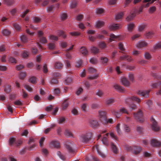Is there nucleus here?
<instances>
[{
	"label": "nucleus",
	"mask_w": 161,
	"mask_h": 161,
	"mask_svg": "<svg viewBox=\"0 0 161 161\" xmlns=\"http://www.w3.org/2000/svg\"><path fill=\"white\" fill-rule=\"evenodd\" d=\"M65 118L64 117H60L59 119L58 123L59 124H61L64 123L65 122Z\"/></svg>",
	"instance_id": "64"
},
{
	"label": "nucleus",
	"mask_w": 161,
	"mask_h": 161,
	"mask_svg": "<svg viewBox=\"0 0 161 161\" xmlns=\"http://www.w3.org/2000/svg\"><path fill=\"white\" fill-rule=\"evenodd\" d=\"M151 0H144L143 3H144L142 6L143 7L147 8L149 6V5L152 3H151Z\"/></svg>",
	"instance_id": "21"
},
{
	"label": "nucleus",
	"mask_w": 161,
	"mask_h": 161,
	"mask_svg": "<svg viewBox=\"0 0 161 161\" xmlns=\"http://www.w3.org/2000/svg\"><path fill=\"white\" fill-rule=\"evenodd\" d=\"M156 10V8L154 6L151 7L149 9V13H152L154 12Z\"/></svg>",
	"instance_id": "63"
},
{
	"label": "nucleus",
	"mask_w": 161,
	"mask_h": 161,
	"mask_svg": "<svg viewBox=\"0 0 161 161\" xmlns=\"http://www.w3.org/2000/svg\"><path fill=\"white\" fill-rule=\"evenodd\" d=\"M118 47L119 49L121 51V52L123 53L125 51V49L123 47V45L121 43H119L118 44Z\"/></svg>",
	"instance_id": "48"
},
{
	"label": "nucleus",
	"mask_w": 161,
	"mask_h": 161,
	"mask_svg": "<svg viewBox=\"0 0 161 161\" xmlns=\"http://www.w3.org/2000/svg\"><path fill=\"white\" fill-rule=\"evenodd\" d=\"M55 47V45L54 43H50L48 44V48L50 50L54 49Z\"/></svg>",
	"instance_id": "47"
},
{
	"label": "nucleus",
	"mask_w": 161,
	"mask_h": 161,
	"mask_svg": "<svg viewBox=\"0 0 161 161\" xmlns=\"http://www.w3.org/2000/svg\"><path fill=\"white\" fill-rule=\"evenodd\" d=\"M80 51L81 53L84 55H86L88 53V51L84 47H81L80 48Z\"/></svg>",
	"instance_id": "32"
},
{
	"label": "nucleus",
	"mask_w": 161,
	"mask_h": 161,
	"mask_svg": "<svg viewBox=\"0 0 161 161\" xmlns=\"http://www.w3.org/2000/svg\"><path fill=\"white\" fill-rule=\"evenodd\" d=\"M114 87L116 90L119 92L123 93H125V89L119 85L117 84H115L114 86Z\"/></svg>",
	"instance_id": "14"
},
{
	"label": "nucleus",
	"mask_w": 161,
	"mask_h": 161,
	"mask_svg": "<svg viewBox=\"0 0 161 161\" xmlns=\"http://www.w3.org/2000/svg\"><path fill=\"white\" fill-rule=\"evenodd\" d=\"M114 101L113 98H107L106 99L105 103L108 106L111 105L112 103H114Z\"/></svg>",
	"instance_id": "20"
},
{
	"label": "nucleus",
	"mask_w": 161,
	"mask_h": 161,
	"mask_svg": "<svg viewBox=\"0 0 161 161\" xmlns=\"http://www.w3.org/2000/svg\"><path fill=\"white\" fill-rule=\"evenodd\" d=\"M153 34L154 33L153 31L148 32L146 34V36L147 38H150L152 37Z\"/></svg>",
	"instance_id": "53"
},
{
	"label": "nucleus",
	"mask_w": 161,
	"mask_h": 161,
	"mask_svg": "<svg viewBox=\"0 0 161 161\" xmlns=\"http://www.w3.org/2000/svg\"><path fill=\"white\" fill-rule=\"evenodd\" d=\"M56 34L58 36H62L63 38H65L66 37V35L64 34V32L62 31H56Z\"/></svg>",
	"instance_id": "23"
},
{
	"label": "nucleus",
	"mask_w": 161,
	"mask_h": 161,
	"mask_svg": "<svg viewBox=\"0 0 161 161\" xmlns=\"http://www.w3.org/2000/svg\"><path fill=\"white\" fill-rule=\"evenodd\" d=\"M109 29L111 31H113L118 29L120 28V25L117 24H112L108 26Z\"/></svg>",
	"instance_id": "16"
},
{
	"label": "nucleus",
	"mask_w": 161,
	"mask_h": 161,
	"mask_svg": "<svg viewBox=\"0 0 161 161\" xmlns=\"http://www.w3.org/2000/svg\"><path fill=\"white\" fill-rule=\"evenodd\" d=\"M93 134L90 130H87L80 135L79 137L80 142L84 143H88L92 138Z\"/></svg>",
	"instance_id": "1"
},
{
	"label": "nucleus",
	"mask_w": 161,
	"mask_h": 161,
	"mask_svg": "<svg viewBox=\"0 0 161 161\" xmlns=\"http://www.w3.org/2000/svg\"><path fill=\"white\" fill-rule=\"evenodd\" d=\"M69 105V103L68 102L67 99L64 100L62 104V109L63 110H65L67 108Z\"/></svg>",
	"instance_id": "22"
},
{
	"label": "nucleus",
	"mask_w": 161,
	"mask_h": 161,
	"mask_svg": "<svg viewBox=\"0 0 161 161\" xmlns=\"http://www.w3.org/2000/svg\"><path fill=\"white\" fill-rule=\"evenodd\" d=\"M82 64V62L81 59L78 60L75 63V67L79 68L80 67Z\"/></svg>",
	"instance_id": "37"
},
{
	"label": "nucleus",
	"mask_w": 161,
	"mask_h": 161,
	"mask_svg": "<svg viewBox=\"0 0 161 161\" xmlns=\"http://www.w3.org/2000/svg\"><path fill=\"white\" fill-rule=\"evenodd\" d=\"M8 60L9 62H11L12 63H16V61L15 59L14 58L11 56H9L8 57Z\"/></svg>",
	"instance_id": "44"
},
{
	"label": "nucleus",
	"mask_w": 161,
	"mask_h": 161,
	"mask_svg": "<svg viewBox=\"0 0 161 161\" xmlns=\"http://www.w3.org/2000/svg\"><path fill=\"white\" fill-rule=\"evenodd\" d=\"M73 47L74 45H73L69 48L67 49L66 50L67 52V53L66 54V56L68 58L70 59L71 58V56L70 55V53H68V52L69 50H72L73 48Z\"/></svg>",
	"instance_id": "25"
},
{
	"label": "nucleus",
	"mask_w": 161,
	"mask_h": 161,
	"mask_svg": "<svg viewBox=\"0 0 161 161\" xmlns=\"http://www.w3.org/2000/svg\"><path fill=\"white\" fill-rule=\"evenodd\" d=\"M150 121L152 123V129L156 131H157L159 130V127L158 125L157 122L155 119L152 117H151Z\"/></svg>",
	"instance_id": "7"
},
{
	"label": "nucleus",
	"mask_w": 161,
	"mask_h": 161,
	"mask_svg": "<svg viewBox=\"0 0 161 161\" xmlns=\"http://www.w3.org/2000/svg\"><path fill=\"white\" fill-rule=\"evenodd\" d=\"M134 25L133 23H130L128 24L127 25L128 30L130 32H132Z\"/></svg>",
	"instance_id": "28"
},
{
	"label": "nucleus",
	"mask_w": 161,
	"mask_h": 161,
	"mask_svg": "<svg viewBox=\"0 0 161 161\" xmlns=\"http://www.w3.org/2000/svg\"><path fill=\"white\" fill-rule=\"evenodd\" d=\"M151 144L154 147H158L161 146L160 142L156 139H152L151 141Z\"/></svg>",
	"instance_id": "11"
},
{
	"label": "nucleus",
	"mask_w": 161,
	"mask_h": 161,
	"mask_svg": "<svg viewBox=\"0 0 161 161\" xmlns=\"http://www.w3.org/2000/svg\"><path fill=\"white\" fill-rule=\"evenodd\" d=\"M11 90V86L8 85L5 86L4 91L6 93H9L10 92Z\"/></svg>",
	"instance_id": "43"
},
{
	"label": "nucleus",
	"mask_w": 161,
	"mask_h": 161,
	"mask_svg": "<svg viewBox=\"0 0 161 161\" xmlns=\"http://www.w3.org/2000/svg\"><path fill=\"white\" fill-rule=\"evenodd\" d=\"M2 33L4 36H8L10 34V32L7 29H4L2 31Z\"/></svg>",
	"instance_id": "33"
},
{
	"label": "nucleus",
	"mask_w": 161,
	"mask_h": 161,
	"mask_svg": "<svg viewBox=\"0 0 161 161\" xmlns=\"http://www.w3.org/2000/svg\"><path fill=\"white\" fill-rule=\"evenodd\" d=\"M54 126H55L54 125H52L50 127L47 128L45 130L44 133L45 134H47L50 131V130H51V129H52Z\"/></svg>",
	"instance_id": "57"
},
{
	"label": "nucleus",
	"mask_w": 161,
	"mask_h": 161,
	"mask_svg": "<svg viewBox=\"0 0 161 161\" xmlns=\"http://www.w3.org/2000/svg\"><path fill=\"white\" fill-rule=\"evenodd\" d=\"M123 12H121L117 14L116 16L115 19L116 20H119L121 19L123 16Z\"/></svg>",
	"instance_id": "45"
},
{
	"label": "nucleus",
	"mask_w": 161,
	"mask_h": 161,
	"mask_svg": "<svg viewBox=\"0 0 161 161\" xmlns=\"http://www.w3.org/2000/svg\"><path fill=\"white\" fill-rule=\"evenodd\" d=\"M103 143L106 146H108V142L107 138L104 137L103 138L102 140Z\"/></svg>",
	"instance_id": "39"
},
{
	"label": "nucleus",
	"mask_w": 161,
	"mask_h": 161,
	"mask_svg": "<svg viewBox=\"0 0 161 161\" xmlns=\"http://www.w3.org/2000/svg\"><path fill=\"white\" fill-rule=\"evenodd\" d=\"M72 142H71L67 141L65 143V147L69 152L74 153L75 151L72 148Z\"/></svg>",
	"instance_id": "6"
},
{
	"label": "nucleus",
	"mask_w": 161,
	"mask_h": 161,
	"mask_svg": "<svg viewBox=\"0 0 161 161\" xmlns=\"http://www.w3.org/2000/svg\"><path fill=\"white\" fill-rule=\"evenodd\" d=\"M104 22L102 21H98L96 23V27L99 28L102 27L104 25Z\"/></svg>",
	"instance_id": "26"
},
{
	"label": "nucleus",
	"mask_w": 161,
	"mask_h": 161,
	"mask_svg": "<svg viewBox=\"0 0 161 161\" xmlns=\"http://www.w3.org/2000/svg\"><path fill=\"white\" fill-rule=\"evenodd\" d=\"M147 43L145 41H139L136 44V47L138 48H142L146 47Z\"/></svg>",
	"instance_id": "12"
},
{
	"label": "nucleus",
	"mask_w": 161,
	"mask_h": 161,
	"mask_svg": "<svg viewBox=\"0 0 161 161\" xmlns=\"http://www.w3.org/2000/svg\"><path fill=\"white\" fill-rule=\"evenodd\" d=\"M111 147L112 149L113 152L115 154H117L118 152V150L116 146L114 144L112 143L111 144Z\"/></svg>",
	"instance_id": "24"
},
{
	"label": "nucleus",
	"mask_w": 161,
	"mask_h": 161,
	"mask_svg": "<svg viewBox=\"0 0 161 161\" xmlns=\"http://www.w3.org/2000/svg\"><path fill=\"white\" fill-rule=\"evenodd\" d=\"M68 16L67 14L62 12L61 14V19L62 20H64L67 19Z\"/></svg>",
	"instance_id": "42"
},
{
	"label": "nucleus",
	"mask_w": 161,
	"mask_h": 161,
	"mask_svg": "<svg viewBox=\"0 0 161 161\" xmlns=\"http://www.w3.org/2000/svg\"><path fill=\"white\" fill-rule=\"evenodd\" d=\"M120 125L119 124H118L116 127V130L119 135H120L121 133V131L119 128Z\"/></svg>",
	"instance_id": "54"
},
{
	"label": "nucleus",
	"mask_w": 161,
	"mask_h": 161,
	"mask_svg": "<svg viewBox=\"0 0 161 161\" xmlns=\"http://www.w3.org/2000/svg\"><path fill=\"white\" fill-rule=\"evenodd\" d=\"M133 153L137 154L140 153L142 150V148L140 147L133 146Z\"/></svg>",
	"instance_id": "15"
},
{
	"label": "nucleus",
	"mask_w": 161,
	"mask_h": 161,
	"mask_svg": "<svg viewBox=\"0 0 161 161\" xmlns=\"http://www.w3.org/2000/svg\"><path fill=\"white\" fill-rule=\"evenodd\" d=\"M125 103L127 104H130L133 101H135L137 103H139L141 102V99L136 97L134 96L131 97H128L125 99Z\"/></svg>",
	"instance_id": "4"
},
{
	"label": "nucleus",
	"mask_w": 161,
	"mask_h": 161,
	"mask_svg": "<svg viewBox=\"0 0 161 161\" xmlns=\"http://www.w3.org/2000/svg\"><path fill=\"white\" fill-rule=\"evenodd\" d=\"M98 146L97 145L95 146V147H93L92 149L93 150H94L95 148L96 149L98 154L101 156L102 158H105V155L98 148Z\"/></svg>",
	"instance_id": "18"
},
{
	"label": "nucleus",
	"mask_w": 161,
	"mask_h": 161,
	"mask_svg": "<svg viewBox=\"0 0 161 161\" xmlns=\"http://www.w3.org/2000/svg\"><path fill=\"white\" fill-rule=\"evenodd\" d=\"M125 149L127 150V151L128 152H132V153H133V146L132 147H131L127 145H125Z\"/></svg>",
	"instance_id": "31"
},
{
	"label": "nucleus",
	"mask_w": 161,
	"mask_h": 161,
	"mask_svg": "<svg viewBox=\"0 0 161 161\" xmlns=\"http://www.w3.org/2000/svg\"><path fill=\"white\" fill-rule=\"evenodd\" d=\"M121 82L122 84L125 86H128L130 84L129 81L125 78H123L121 79Z\"/></svg>",
	"instance_id": "19"
},
{
	"label": "nucleus",
	"mask_w": 161,
	"mask_h": 161,
	"mask_svg": "<svg viewBox=\"0 0 161 161\" xmlns=\"http://www.w3.org/2000/svg\"><path fill=\"white\" fill-rule=\"evenodd\" d=\"M92 52L94 53H98L99 50V49L95 47H93L91 48Z\"/></svg>",
	"instance_id": "38"
},
{
	"label": "nucleus",
	"mask_w": 161,
	"mask_h": 161,
	"mask_svg": "<svg viewBox=\"0 0 161 161\" xmlns=\"http://www.w3.org/2000/svg\"><path fill=\"white\" fill-rule=\"evenodd\" d=\"M111 112L113 114L115 115L117 118H119L122 113H126L128 114H129L126 109L124 108H120L119 112L116 111L114 110H111Z\"/></svg>",
	"instance_id": "3"
},
{
	"label": "nucleus",
	"mask_w": 161,
	"mask_h": 161,
	"mask_svg": "<svg viewBox=\"0 0 161 161\" xmlns=\"http://www.w3.org/2000/svg\"><path fill=\"white\" fill-rule=\"evenodd\" d=\"M24 88L29 92H32V88L29 85L25 84L24 85Z\"/></svg>",
	"instance_id": "46"
},
{
	"label": "nucleus",
	"mask_w": 161,
	"mask_h": 161,
	"mask_svg": "<svg viewBox=\"0 0 161 161\" xmlns=\"http://www.w3.org/2000/svg\"><path fill=\"white\" fill-rule=\"evenodd\" d=\"M153 48L155 50L161 48V42L156 44L154 46Z\"/></svg>",
	"instance_id": "56"
},
{
	"label": "nucleus",
	"mask_w": 161,
	"mask_h": 161,
	"mask_svg": "<svg viewBox=\"0 0 161 161\" xmlns=\"http://www.w3.org/2000/svg\"><path fill=\"white\" fill-rule=\"evenodd\" d=\"M45 139L44 137H42L41 138L39 141V144L41 147H42L43 145V142Z\"/></svg>",
	"instance_id": "60"
},
{
	"label": "nucleus",
	"mask_w": 161,
	"mask_h": 161,
	"mask_svg": "<svg viewBox=\"0 0 161 161\" xmlns=\"http://www.w3.org/2000/svg\"><path fill=\"white\" fill-rule=\"evenodd\" d=\"M54 67L55 69H59L62 67L63 65L60 62H56L55 63Z\"/></svg>",
	"instance_id": "30"
},
{
	"label": "nucleus",
	"mask_w": 161,
	"mask_h": 161,
	"mask_svg": "<svg viewBox=\"0 0 161 161\" xmlns=\"http://www.w3.org/2000/svg\"><path fill=\"white\" fill-rule=\"evenodd\" d=\"M120 60H123L124 59L127 60L128 61L130 62L133 60V59L131 58V57L127 55H124L122 56H121L120 58Z\"/></svg>",
	"instance_id": "17"
},
{
	"label": "nucleus",
	"mask_w": 161,
	"mask_h": 161,
	"mask_svg": "<svg viewBox=\"0 0 161 161\" xmlns=\"http://www.w3.org/2000/svg\"><path fill=\"white\" fill-rule=\"evenodd\" d=\"M39 39L40 42L42 43H45L47 42V40L45 37L42 36Z\"/></svg>",
	"instance_id": "41"
},
{
	"label": "nucleus",
	"mask_w": 161,
	"mask_h": 161,
	"mask_svg": "<svg viewBox=\"0 0 161 161\" xmlns=\"http://www.w3.org/2000/svg\"><path fill=\"white\" fill-rule=\"evenodd\" d=\"M29 54V52L25 50L22 54V57L24 58H26L28 56Z\"/></svg>",
	"instance_id": "49"
},
{
	"label": "nucleus",
	"mask_w": 161,
	"mask_h": 161,
	"mask_svg": "<svg viewBox=\"0 0 161 161\" xmlns=\"http://www.w3.org/2000/svg\"><path fill=\"white\" fill-rule=\"evenodd\" d=\"M99 115L100 120L103 122H107V117L105 112L101 110L99 111Z\"/></svg>",
	"instance_id": "8"
},
{
	"label": "nucleus",
	"mask_w": 161,
	"mask_h": 161,
	"mask_svg": "<svg viewBox=\"0 0 161 161\" xmlns=\"http://www.w3.org/2000/svg\"><path fill=\"white\" fill-rule=\"evenodd\" d=\"M135 16L136 13L134 12L131 14L130 15L128 16L126 19L128 21H130L132 20L133 19Z\"/></svg>",
	"instance_id": "29"
},
{
	"label": "nucleus",
	"mask_w": 161,
	"mask_h": 161,
	"mask_svg": "<svg viewBox=\"0 0 161 161\" xmlns=\"http://www.w3.org/2000/svg\"><path fill=\"white\" fill-rule=\"evenodd\" d=\"M64 135L67 136H72V134L70 131L68 129H66L64 132Z\"/></svg>",
	"instance_id": "36"
},
{
	"label": "nucleus",
	"mask_w": 161,
	"mask_h": 161,
	"mask_svg": "<svg viewBox=\"0 0 161 161\" xmlns=\"http://www.w3.org/2000/svg\"><path fill=\"white\" fill-rule=\"evenodd\" d=\"M70 35L73 36H79L80 33L78 32H70L69 33Z\"/></svg>",
	"instance_id": "59"
},
{
	"label": "nucleus",
	"mask_w": 161,
	"mask_h": 161,
	"mask_svg": "<svg viewBox=\"0 0 161 161\" xmlns=\"http://www.w3.org/2000/svg\"><path fill=\"white\" fill-rule=\"evenodd\" d=\"M50 146L51 147H53L58 148L60 147L59 143L57 141H53L50 143Z\"/></svg>",
	"instance_id": "13"
},
{
	"label": "nucleus",
	"mask_w": 161,
	"mask_h": 161,
	"mask_svg": "<svg viewBox=\"0 0 161 161\" xmlns=\"http://www.w3.org/2000/svg\"><path fill=\"white\" fill-rule=\"evenodd\" d=\"M89 123L92 127L94 128L98 127L99 125L97 121L94 119H90L89 121Z\"/></svg>",
	"instance_id": "9"
},
{
	"label": "nucleus",
	"mask_w": 161,
	"mask_h": 161,
	"mask_svg": "<svg viewBox=\"0 0 161 161\" xmlns=\"http://www.w3.org/2000/svg\"><path fill=\"white\" fill-rule=\"evenodd\" d=\"M136 130L137 132L140 133L142 132L143 128L142 127L137 125L136 126Z\"/></svg>",
	"instance_id": "55"
},
{
	"label": "nucleus",
	"mask_w": 161,
	"mask_h": 161,
	"mask_svg": "<svg viewBox=\"0 0 161 161\" xmlns=\"http://www.w3.org/2000/svg\"><path fill=\"white\" fill-rule=\"evenodd\" d=\"M109 134L112 138L115 140H116L118 141V137L115 135L114 134L113 132H111L109 133Z\"/></svg>",
	"instance_id": "51"
},
{
	"label": "nucleus",
	"mask_w": 161,
	"mask_h": 161,
	"mask_svg": "<svg viewBox=\"0 0 161 161\" xmlns=\"http://www.w3.org/2000/svg\"><path fill=\"white\" fill-rule=\"evenodd\" d=\"M21 40L23 42H26L27 41V39L26 37L23 35L21 37Z\"/></svg>",
	"instance_id": "61"
},
{
	"label": "nucleus",
	"mask_w": 161,
	"mask_h": 161,
	"mask_svg": "<svg viewBox=\"0 0 161 161\" xmlns=\"http://www.w3.org/2000/svg\"><path fill=\"white\" fill-rule=\"evenodd\" d=\"M152 86L153 88H156L159 86H161V81H160L158 82L154 83L152 85Z\"/></svg>",
	"instance_id": "52"
},
{
	"label": "nucleus",
	"mask_w": 161,
	"mask_h": 161,
	"mask_svg": "<svg viewBox=\"0 0 161 161\" xmlns=\"http://www.w3.org/2000/svg\"><path fill=\"white\" fill-rule=\"evenodd\" d=\"M4 3L8 5H11L14 3V1L13 0H4Z\"/></svg>",
	"instance_id": "40"
},
{
	"label": "nucleus",
	"mask_w": 161,
	"mask_h": 161,
	"mask_svg": "<svg viewBox=\"0 0 161 161\" xmlns=\"http://www.w3.org/2000/svg\"><path fill=\"white\" fill-rule=\"evenodd\" d=\"M134 117L137 119L138 121L141 123L144 121L143 115L141 111L139 110L138 112L136 113H134Z\"/></svg>",
	"instance_id": "5"
},
{
	"label": "nucleus",
	"mask_w": 161,
	"mask_h": 161,
	"mask_svg": "<svg viewBox=\"0 0 161 161\" xmlns=\"http://www.w3.org/2000/svg\"><path fill=\"white\" fill-rule=\"evenodd\" d=\"M36 77L32 76L30 78L29 81L33 84H35L36 82Z\"/></svg>",
	"instance_id": "34"
},
{
	"label": "nucleus",
	"mask_w": 161,
	"mask_h": 161,
	"mask_svg": "<svg viewBox=\"0 0 161 161\" xmlns=\"http://www.w3.org/2000/svg\"><path fill=\"white\" fill-rule=\"evenodd\" d=\"M22 143V141L20 140H16L15 138L11 137L9 140V144L10 146L15 145L16 146H18Z\"/></svg>",
	"instance_id": "2"
},
{
	"label": "nucleus",
	"mask_w": 161,
	"mask_h": 161,
	"mask_svg": "<svg viewBox=\"0 0 161 161\" xmlns=\"http://www.w3.org/2000/svg\"><path fill=\"white\" fill-rule=\"evenodd\" d=\"M72 81V79L71 77H68L65 80V83L67 85L70 84Z\"/></svg>",
	"instance_id": "50"
},
{
	"label": "nucleus",
	"mask_w": 161,
	"mask_h": 161,
	"mask_svg": "<svg viewBox=\"0 0 161 161\" xmlns=\"http://www.w3.org/2000/svg\"><path fill=\"white\" fill-rule=\"evenodd\" d=\"M99 46L100 48H104L105 47L106 45L104 42H102L99 43Z\"/></svg>",
	"instance_id": "62"
},
{
	"label": "nucleus",
	"mask_w": 161,
	"mask_h": 161,
	"mask_svg": "<svg viewBox=\"0 0 161 161\" xmlns=\"http://www.w3.org/2000/svg\"><path fill=\"white\" fill-rule=\"evenodd\" d=\"M144 56L145 58L147 59H149L151 58V56L150 54L148 52H146L144 54Z\"/></svg>",
	"instance_id": "58"
},
{
	"label": "nucleus",
	"mask_w": 161,
	"mask_h": 161,
	"mask_svg": "<svg viewBox=\"0 0 161 161\" xmlns=\"http://www.w3.org/2000/svg\"><path fill=\"white\" fill-rule=\"evenodd\" d=\"M88 107V105L87 103H83L81 106V109L84 112H86V109Z\"/></svg>",
	"instance_id": "27"
},
{
	"label": "nucleus",
	"mask_w": 161,
	"mask_h": 161,
	"mask_svg": "<svg viewBox=\"0 0 161 161\" xmlns=\"http://www.w3.org/2000/svg\"><path fill=\"white\" fill-rule=\"evenodd\" d=\"M13 26L15 29L17 31H19L21 29L20 26L16 23H14L13 24Z\"/></svg>",
	"instance_id": "35"
},
{
	"label": "nucleus",
	"mask_w": 161,
	"mask_h": 161,
	"mask_svg": "<svg viewBox=\"0 0 161 161\" xmlns=\"http://www.w3.org/2000/svg\"><path fill=\"white\" fill-rule=\"evenodd\" d=\"M150 90L139 91L137 92V94L142 96L145 98L149 97V93Z\"/></svg>",
	"instance_id": "10"
}]
</instances>
